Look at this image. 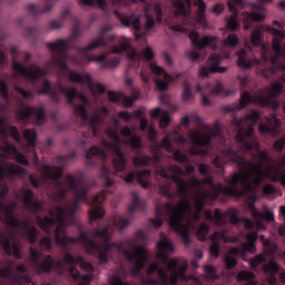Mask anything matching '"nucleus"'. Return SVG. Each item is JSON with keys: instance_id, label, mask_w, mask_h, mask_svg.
Returning <instances> with one entry per match:
<instances>
[{"instance_id": "nucleus-37", "label": "nucleus", "mask_w": 285, "mask_h": 285, "mask_svg": "<svg viewBox=\"0 0 285 285\" xmlns=\"http://www.w3.org/2000/svg\"><path fill=\"white\" fill-rule=\"evenodd\" d=\"M195 4L197 6L196 14H197L198 21H200L202 23H205V21H206V8H207L206 1L197 0Z\"/></svg>"}, {"instance_id": "nucleus-10", "label": "nucleus", "mask_w": 285, "mask_h": 285, "mask_svg": "<svg viewBox=\"0 0 285 285\" xmlns=\"http://www.w3.org/2000/svg\"><path fill=\"white\" fill-rule=\"evenodd\" d=\"M151 8V3H146L144 8L146 17L144 28H141V19L138 14H124L122 12H119V10H115V14L119 21H121L122 26H126V28H132L137 39H142L148 35V32H150L151 28H155L156 26L155 17L150 12Z\"/></svg>"}, {"instance_id": "nucleus-55", "label": "nucleus", "mask_w": 285, "mask_h": 285, "mask_svg": "<svg viewBox=\"0 0 285 285\" xmlns=\"http://www.w3.org/2000/svg\"><path fill=\"white\" fill-rule=\"evenodd\" d=\"M16 92H19L23 97V99H30V97H33L32 91H27V89H23V87H14Z\"/></svg>"}, {"instance_id": "nucleus-47", "label": "nucleus", "mask_w": 285, "mask_h": 285, "mask_svg": "<svg viewBox=\"0 0 285 285\" xmlns=\"http://www.w3.org/2000/svg\"><path fill=\"white\" fill-rule=\"evenodd\" d=\"M224 43H225V46L235 47V46H237V43H239V39L235 32H232L224 40Z\"/></svg>"}, {"instance_id": "nucleus-15", "label": "nucleus", "mask_w": 285, "mask_h": 285, "mask_svg": "<svg viewBox=\"0 0 285 285\" xmlns=\"http://www.w3.org/2000/svg\"><path fill=\"white\" fill-rule=\"evenodd\" d=\"M106 134L110 138L111 142L108 140L104 141V147L114 154L112 165L116 171H125L128 160L126 155L121 150V138L116 129H107Z\"/></svg>"}, {"instance_id": "nucleus-2", "label": "nucleus", "mask_w": 285, "mask_h": 285, "mask_svg": "<svg viewBox=\"0 0 285 285\" xmlns=\"http://www.w3.org/2000/svg\"><path fill=\"white\" fill-rule=\"evenodd\" d=\"M158 175L166 180L165 185H159V194L168 203L156 205V218L151 219L153 227L158 229L164 225V218L168 220L169 227L183 238V243L188 246L191 243L190 229L194 225L191 214L193 205L188 198L189 187L187 180L183 178L184 169L178 165L160 167Z\"/></svg>"}, {"instance_id": "nucleus-33", "label": "nucleus", "mask_w": 285, "mask_h": 285, "mask_svg": "<svg viewBox=\"0 0 285 285\" xmlns=\"http://www.w3.org/2000/svg\"><path fill=\"white\" fill-rule=\"evenodd\" d=\"M208 198V194L207 191H203L200 189H198V191H196V205H197V208H198V212L197 214H195V220H200L202 218V212L203 209H205V203Z\"/></svg>"}, {"instance_id": "nucleus-54", "label": "nucleus", "mask_w": 285, "mask_h": 285, "mask_svg": "<svg viewBox=\"0 0 285 285\" xmlns=\"http://www.w3.org/2000/svg\"><path fill=\"white\" fill-rule=\"evenodd\" d=\"M154 11L156 12V20L160 23L163 21L164 12L160 3H155Z\"/></svg>"}, {"instance_id": "nucleus-25", "label": "nucleus", "mask_w": 285, "mask_h": 285, "mask_svg": "<svg viewBox=\"0 0 285 285\" xmlns=\"http://www.w3.org/2000/svg\"><path fill=\"white\" fill-rule=\"evenodd\" d=\"M222 61L220 55L214 52L209 56L207 66H200L199 75L200 77H208L209 72H225L227 70L226 66H219Z\"/></svg>"}, {"instance_id": "nucleus-36", "label": "nucleus", "mask_w": 285, "mask_h": 285, "mask_svg": "<svg viewBox=\"0 0 285 285\" xmlns=\"http://www.w3.org/2000/svg\"><path fill=\"white\" fill-rule=\"evenodd\" d=\"M205 217L207 220H210L212 223H215V225H224V216L220 212V209H215L214 214L213 212H205Z\"/></svg>"}, {"instance_id": "nucleus-14", "label": "nucleus", "mask_w": 285, "mask_h": 285, "mask_svg": "<svg viewBox=\"0 0 285 285\" xmlns=\"http://www.w3.org/2000/svg\"><path fill=\"white\" fill-rule=\"evenodd\" d=\"M3 150L6 154H10L11 156H14L16 161L19 165H16L12 163L7 168L3 165H0V181L4 180V178H16L18 176H21L23 174V167H20V165H23L24 167H29L30 160L19 151L18 147L14 145H10V142H6L3 146Z\"/></svg>"}, {"instance_id": "nucleus-16", "label": "nucleus", "mask_w": 285, "mask_h": 285, "mask_svg": "<svg viewBox=\"0 0 285 285\" xmlns=\"http://www.w3.org/2000/svg\"><path fill=\"white\" fill-rule=\"evenodd\" d=\"M188 136L193 142V146L189 149V154L191 156H200L202 154H205L202 147H210L213 138H220L224 140L223 131L219 126L210 129L208 134H202V131H190Z\"/></svg>"}, {"instance_id": "nucleus-4", "label": "nucleus", "mask_w": 285, "mask_h": 285, "mask_svg": "<svg viewBox=\"0 0 285 285\" xmlns=\"http://www.w3.org/2000/svg\"><path fill=\"white\" fill-rule=\"evenodd\" d=\"M237 116H233L232 118V125L237 129L236 136L234 138L236 142V147L238 150H236L234 147H227L223 149V156H216L214 158V166L218 169H224L227 160L232 161V165H236L238 168V171H234L232 175V178L226 180L227 185H223V183H218L215 185L214 178L212 176V169L209 165L206 163H203L199 165V174L204 176L203 180H199V178H193L191 185L193 187H197L199 190H202L203 185H209L210 191H206L207 196L212 198V200H217L220 195L223 196H230V197H240L245 194H248V178H247V169H246V158L239 151L243 154H246L243 151V149L239 147L237 142V136L240 131V129L245 128V125H240V127H237L235 125L234 119ZM237 119H244V118H237Z\"/></svg>"}, {"instance_id": "nucleus-49", "label": "nucleus", "mask_w": 285, "mask_h": 285, "mask_svg": "<svg viewBox=\"0 0 285 285\" xmlns=\"http://www.w3.org/2000/svg\"><path fill=\"white\" fill-rule=\"evenodd\" d=\"M170 122H171L170 116H169V114H167V111H165V114H163L160 121H159L160 129H167V127L170 125Z\"/></svg>"}, {"instance_id": "nucleus-52", "label": "nucleus", "mask_w": 285, "mask_h": 285, "mask_svg": "<svg viewBox=\"0 0 285 285\" xmlns=\"http://www.w3.org/2000/svg\"><path fill=\"white\" fill-rule=\"evenodd\" d=\"M204 272H205V276L207 278H216L217 277L216 276V269H215V267L213 265H206L204 267Z\"/></svg>"}, {"instance_id": "nucleus-22", "label": "nucleus", "mask_w": 285, "mask_h": 285, "mask_svg": "<svg viewBox=\"0 0 285 285\" xmlns=\"http://www.w3.org/2000/svg\"><path fill=\"white\" fill-rule=\"evenodd\" d=\"M189 38L196 48L204 49L207 46L212 48V50H217L218 49V37L216 35H205L204 37H200L199 32L197 30H191L189 32Z\"/></svg>"}, {"instance_id": "nucleus-34", "label": "nucleus", "mask_w": 285, "mask_h": 285, "mask_svg": "<svg viewBox=\"0 0 285 285\" xmlns=\"http://www.w3.org/2000/svg\"><path fill=\"white\" fill-rule=\"evenodd\" d=\"M67 18L68 19L72 18V16L70 14V10L69 8H62L59 19L58 20L53 19L52 21H50L49 28H51L52 30L62 28L65 26V21Z\"/></svg>"}, {"instance_id": "nucleus-13", "label": "nucleus", "mask_w": 285, "mask_h": 285, "mask_svg": "<svg viewBox=\"0 0 285 285\" xmlns=\"http://www.w3.org/2000/svg\"><path fill=\"white\" fill-rule=\"evenodd\" d=\"M23 55L24 63H22V61L14 60L12 61V69L14 70V72L22 75L27 79L31 81H37L41 77H46V75H48V72L52 70L51 59L47 61L45 67L39 66L38 63H30L29 67L27 68L26 63H29L31 55L30 52H23Z\"/></svg>"}, {"instance_id": "nucleus-35", "label": "nucleus", "mask_w": 285, "mask_h": 285, "mask_svg": "<svg viewBox=\"0 0 285 285\" xmlns=\"http://www.w3.org/2000/svg\"><path fill=\"white\" fill-rule=\"evenodd\" d=\"M177 14H188L187 8H191V0H173Z\"/></svg>"}, {"instance_id": "nucleus-29", "label": "nucleus", "mask_w": 285, "mask_h": 285, "mask_svg": "<svg viewBox=\"0 0 285 285\" xmlns=\"http://www.w3.org/2000/svg\"><path fill=\"white\" fill-rule=\"evenodd\" d=\"M238 55L237 63L240 68H252L254 63H259L261 60L254 57L253 50L240 49L236 52Z\"/></svg>"}, {"instance_id": "nucleus-26", "label": "nucleus", "mask_w": 285, "mask_h": 285, "mask_svg": "<svg viewBox=\"0 0 285 285\" xmlns=\"http://www.w3.org/2000/svg\"><path fill=\"white\" fill-rule=\"evenodd\" d=\"M196 90L202 94V102L204 104V106H210L212 102L209 100V97H218V95H225V97H228V95H230L232 92L229 91V89H225L224 83H222V81L216 82V86L214 87V89L209 91L208 96L204 94L200 83H197Z\"/></svg>"}, {"instance_id": "nucleus-62", "label": "nucleus", "mask_w": 285, "mask_h": 285, "mask_svg": "<svg viewBox=\"0 0 285 285\" xmlns=\"http://www.w3.org/2000/svg\"><path fill=\"white\" fill-rule=\"evenodd\" d=\"M12 254H13L14 258H17L18 261H20L22 258V254H21L20 247L18 245L12 246Z\"/></svg>"}, {"instance_id": "nucleus-40", "label": "nucleus", "mask_w": 285, "mask_h": 285, "mask_svg": "<svg viewBox=\"0 0 285 285\" xmlns=\"http://www.w3.org/2000/svg\"><path fill=\"white\" fill-rule=\"evenodd\" d=\"M23 138L29 144V147H36L37 145V131L35 129H26L23 132Z\"/></svg>"}, {"instance_id": "nucleus-61", "label": "nucleus", "mask_w": 285, "mask_h": 285, "mask_svg": "<svg viewBox=\"0 0 285 285\" xmlns=\"http://www.w3.org/2000/svg\"><path fill=\"white\" fill-rule=\"evenodd\" d=\"M118 117H121L125 121H130V119H132V114H130V111H119Z\"/></svg>"}, {"instance_id": "nucleus-20", "label": "nucleus", "mask_w": 285, "mask_h": 285, "mask_svg": "<svg viewBox=\"0 0 285 285\" xmlns=\"http://www.w3.org/2000/svg\"><path fill=\"white\" fill-rule=\"evenodd\" d=\"M65 90H70V87H65L62 81H57L56 89H52L51 81H49V79H43L41 89H39L38 95H49V97H50L51 101H53V104H60V101H61L60 92H62V95L66 96L67 101H69L67 91H65Z\"/></svg>"}, {"instance_id": "nucleus-56", "label": "nucleus", "mask_w": 285, "mask_h": 285, "mask_svg": "<svg viewBox=\"0 0 285 285\" xmlns=\"http://www.w3.org/2000/svg\"><path fill=\"white\" fill-rule=\"evenodd\" d=\"M186 55L191 61H198L202 57L200 52H197L196 50H187Z\"/></svg>"}, {"instance_id": "nucleus-58", "label": "nucleus", "mask_w": 285, "mask_h": 285, "mask_svg": "<svg viewBox=\"0 0 285 285\" xmlns=\"http://www.w3.org/2000/svg\"><path fill=\"white\" fill-rule=\"evenodd\" d=\"M136 178H137V175L135 174V171H130V173L127 174V176L125 177V183H126L127 185H130V184L135 183Z\"/></svg>"}, {"instance_id": "nucleus-12", "label": "nucleus", "mask_w": 285, "mask_h": 285, "mask_svg": "<svg viewBox=\"0 0 285 285\" xmlns=\"http://www.w3.org/2000/svg\"><path fill=\"white\" fill-rule=\"evenodd\" d=\"M283 90V83L282 81H275V83L272 85L271 89H265V94H258V96H252L249 91H243L240 94V99L238 102H234L230 107H227L228 110H243V108H246L248 104H254V101H257V104H262V106H269L273 101V97H278Z\"/></svg>"}, {"instance_id": "nucleus-48", "label": "nucleus", "mask_w": 285, "mask_h": 285, "mask_svg": "<svg viewBox=\"0 0 285 285\" xmlns=\"http://www.w3.org/2000/svg\"><path fill=\"white\" fill-rule=\"evenodd\" d=\"M263 194L264 196H267V198H275L276 189L273 187V185H264Z\"/></svg>"}, {"instance_id": "nucleus-59", "label": "nucleus", "mask_w": 285, "mask_h": 285, "mask_svg": "<svg viewBox=\"0 0 285 285\" xmlns=\"http://www.w3.org/2000/svg\"><path fill=\"white\" fill-rule=\"evenodd\" d=\"M0 276H1V278H10V276H11V267H2L0 269Z\"/></svg>"}, {"instance_id": "nucleus-19", "label": "nucleus", "mask_w": 285, "mask_h": 285, "mask_svg": "<svg viewBox=\"0 0 285 285\" xmlns=\"http://www.w3.org/2000/svg\"><path fill=\"white\" fill-rule=\"evenodd\" d=\"M29 259L33 264L37 274H49L53 269L56 261L51 255L46 256L45 259L40 262L41 252H39V249L29 247Z\"/></svg>"}, {"instance_id": "nucleus-1", "label": "nucleus", "mask_w": 285, "mask_h": 285, "mask_svg": "<svg viewBox=\"0 0 285 285\" xmlns=\"http://www.w3.org/2000/svg\"><path fill=\"white\" fill-rule=\"evenodd\" d=\"M76 156L77 151H70L67 156L56 157L55 161L58 167L48 165V180H52L55 183L56 200H67L69 191H71L75 197L73 203L68 205L67 209L66 207L58 205L53 207V209L49 210L48 234H50L52 227L58 223L55 232L56 243L63 247V249H69V243L80 242L88 254L96 256L99 265H107L116 249L119 254L122 253L129 263H134L136 272H141V269L146 267V261L148 258L146 247L138 246L135 238H126L124 242L111 243L112 234L110 232L111 225L119 232H124V229L132 223L135 212L146 209V203L140 200L137 191L131 193V205L128 208L127 214L124 216H114L111 222L105 227H94L91 229L92 236L102 242L100 245H98L94 238H90L89 234L83 229H80V234L76 238L68 236L67 227L69 225V219L73 220L78 209H80L81 203L90 205V220H101L106 216V209H104L102 205L105 200H107L108 196V191H99L91 200H89V187L86 183L83 171H78L73 176L68 174L66 176V180H61L65 174V167H67Z\"/></svg>"}, {"instance_id": "nucleus-21", "label": "nucleus", "mask_w": 285, "mask_h": 285, "mask_svg": "<svg viewBox=\"0 0 285 285\" xmlns=\"http://www.w3.org/2000/svg\"><path fill=\"white\" fill-rule=\"evenodd\" d=\"M273 0H258L259 4H253V11L252 12H244L243 13V23L245 30H248V28L252 27L253 21H263L265 19L264 14V4L271 3Z\"/></svg>"}, {"instance_id": "nucleus-17", "label": "nucleus", "mask_w": 285, "mask_h": 285, "mask_svg": "<svg viewBox=\"0 0 285 285\" xmlns=\"http://www.w3.org/2000/svg\"><path fill=\"white\" fill-rule=\"evenodd\" d=\"M247 243H244L243 247H232L229 254H225L223 261L227 269H234L237 266V259L234 256H242L244 252H249V254H256L257 246L256 242L258 240V232H249L246 235Z\"/></svg>"}, {"instance_id": "nucleus-53", "label": "nucleus", "mask_w": 285, "mask_h": 285, "mask_svg": "<svg viewBox=\"0 0 285 285\" xmlns=\"http://www.w3.org/2000/svg\"><path fill=\"white\" fill-rule=\"evenodd\" d=\"M249 210H250V216H252L255 220H261L262 218H264V214H262L261 212H258V209H257V207H255V205H250Z\"/></svg>"}, {"instance_id": "nucleus-46", "label": "nucleus", "mask_w": 285, "mask_h": 285, "mask_svg": "<svg viewBox=\"0 0 285 285\" xmlns=\"http://www.w3.org/2000/svg\"><path fill=\"white\" fill-rule=\"evenodd\" d=\"M174 158L177 163H181V164H185V165L189 163V157L187 156V154H184L179 149H176L174 151Z\"/></svg>"}, {"instance_id": "nucleus-28", "label": "nucleus", "mask_w": 285, "mask_h": 285, "mask_svg": "<svg viewBox=\"0 0 285 285\" xmlns=\"http://www.w3.org/2000/svg\"><path fill=\"white\" fill-rule=\"evenodd\" d=\"M210 238H212V245L209 246V252L214 258H218L219 252H220V243H228L227 232L226 229L214 232Z\"/></svg>"}, {"instance_id": "nucleus-60", "label": "nucleus", "mask_w": 285, "mask_h": 285, "mask_svg": "<svg viewBox=\"0 0 285 285\" xmlns=\"http://www.w3.org/2000/svg\"><path fill=\"white\" fill-rule=\"evenodd\" d=\"M224 10H225L224 3H216V6H214L213 9H212V11L215 14H220L222 12H224Z\"/></svg>"}, {"instance_id": "nucleus-41", "label": "nucleus", "mask_w": 285, "mask_h": 285, "mask_svg": "<svg viewBox=\"0 0 285 285\" xmlns=\"http://www.w3.org/2000/svg\"><path fill=\"white\" fill-rule=\"evenodd\" d=\"M1 236H0V240H1L0 247H3L4 253L8 254V256H11L12 254L11 238L6 234H1Z\"/></svg>"}, {"instance_id": "nucleus-43", "label": "nucleus", "mask_w": 285, "mask_h": 285, "mask_svg": "<svg viewBox=\"0 0 285 285\" xmlns=\"http://www.w3.org/2000/svg\"><path fill=\"white\" fill-rule=\"evenodd\" d=\"M0 96L6 101H9L10 94H9V83L6 81V79H0Z\"/></svg>"}, {"instance_id": "nucleus-39", "label": "nucleus", "mask_w": 285, "mask_h": 285, "mask_svg": "<svg viewBox=\"0 0 285 285\" xmlns=\"http://www.w3.org/2000/svg\"><path fill=\"white\" fill-rule=\"evenodd\" d=\"M210 227L206 223H202L197 228V236L199 240L205 242L209 238Z\"/></svg>"}, {"instance_id": "nucleus-5", "label": "nucleus", "mask_w": 285, "mask_h": 285, "mask_svg": "<svg viewBox=\"0 0 285 285\" xmlns=\"http://www.w3.org/2000/svg\"><path fill=\"white\" fill-rule=\"evenodd\" d=\"M81 35V26L79 19H75L71 35L67 39H56V41H47V48L51 50V70L58 68L60 72H65L70 81L76 83H92L90 72H79L68 66V59L71 63L83 66L80 57L86 55L81 48L86 46H77L75 41Z\"/></svg>"}, {"instance_id": "nucleus-30", "label": "nucleus", "mask_w": 285, "mask_h": 285, "mask_svg": "<svg viewBox=\"0 0 285 285\" xmlns=\"http://www.w3.org/2000/svg\"><path fill=\"white\" fill-rule=\"evenodd\" d=\"M171 140H174L175 142H177L179 145H186V142H187V138H185L184 136H180L178 129H175L171 134H168V136H166V138H163L159 147H163L167 151H171L174 149V147L171 145Z\"/></svg>"}, {"instance_id": "nucleus-63", "label": "nucleus", "mask_w": 285, "mask_h": 285, "mask_svg": "<svg viewBox=\"0 0 285 285\" xmlns=\"http://www.w3.org/2000/svg\"><path fill=\"white\" fill-rule=\"evenodd\" d=\"M29 183L31 184L32 187H40V180L39 178H36L32 174L29 176Z\"/></svg>"}, {"instance_id": "nucleus-8", "label": "nucleus", "mask_w": 285, "mask_h": 285, "mask_svg": "<svg viewBox=\"0 0 285 285\" xmlns=\"http://www.w3.org/2000/svg\"><path fill=\"white\" fill-rule=\"evenodd\" d=\"M120 135L125 138H129L128 145L137 156L132 158L134 166L137 168H144L142 171L137 174V183L144 188L148 189L150 187V176L153 171L150 169H146V167H150V163H153V158L150 156H139L144 151V145L140 136H132V129L130 127H124L120 130Z\"/></svg>"}, {"instance_id": "nucleus-50", "label": "nucleus", "mask_w": 285, "mask_h": 285, "mask_svg": "<svg viewBox=\"0 0 285 285\" xmlns=\"http://www.w3.org/2000/svg\"><path fill=\"white\" fill-rule=\"evenodd\" d=\"M160 269H164V267H159L158 263H151V265L147 267V274L148 276H151L155 274V272H157L160 278Z\"/></svg>"}, {"instance_id": "nucleus-27", "label": "nucleus", "mask_w": 285, "mask_h": 285, "mask_svg": "<svg viewBox=\"0 0 285 285\" xmlns=\"http://www.w3.org/2000/svg\"><path fill=\"white\" fill-rule=\"evenodd\" d=\"M227 6L229 11L232 12L229 18L227 19V28H229V30H237L240 26L238 21L239 10L237 6L240 8H244L245 6L244 0H232V1H228Z\"/></svg>"}, {"instance_id": "nucleus-6", "label": "nucleus", "mask_w": 285, "mask_h": 285, "mask_svg": "<svg viewBox=\"0 0 285 285\" xmlns=\"http://www.w3.org/2000/svg\"><path fill=\"white\" fill-rule=\"evenodd\" d=\"M273 40L272 46L274 50V55H269V47L264 43V33L262 28H254L250 35V41L253 46H259L261 48V59L264 63L269 62V68H263L262 75L264 77H271L276 72L277 67L279 66V59L285 56V43L282 46V39L285 37L284 30H279V28H271Z\"/></svg>"}, {"instance_id": "nucleus-24", "label": "nucleus", "mask_w": 285, "mask_h": 285, "mask_svg": "<svg viewBox=\"0 0 285 285\" xmlns=\"http://www.w3.org/2000/svg\"><path fill=\"white\" fill-rule=\"evenodd\" d=\"M282 122L279 118H277L276 114H272V116H267L265 118V122H261L258 126L259 134L269 135L276 138L281 134Z\"/></svg>"}, {"instance_id": "nucleus-9", "label": "nucleus", "mask_w": 285, "mask_h": 285, "mask_svg": "<svg viewBox=\"0 0 285 285\" xmlns=\"http://www.w3.org/2000/svg\"><path fill=\"white\" fill-rule=\"evenodd\" d=\"M66 95L68 104H75L76 97H79V99L82 101V105L75 106V112L76 115H79V117H81L82 121H85V124L88 125L90 134L95 138H97L99 136V128L104 125V118L101 116V112L102 115H109L108 107H100L99 114H94V116H89V98H87V96H83V94H79L76 87H72V89H66Z\"/></svg>"}, {"instance_id": "nucleus-11", "label": "nucleus", "mask_w": 285, "mask_h": 285, "mask_svg": "<svg viewBox=\"0 0 285 285\" xmlns=\"http://www.w3.org/2000/svg\"><path fill=\"white\" fill-rule=\"evenodd\" d=\"M18 209V203L14 200L10 205L0 200V212L6 214L4 223L11 227V229H21L27 234L28 242L30 245H36L39 236L37 227H31L30 220H19L16 218L14 212Z\"/></svg>"}, {"instance_id": "nucleus-32", "label": "nucleus", "mask_w": 285, "mask_h": 285, "mask_svg": "<svg viewBox=\"0 0 285 285\" xmlns=\"http://www.w3.org/2000/svg\"><path fill=\"white\" fill-rule=\"evenodd\" d=\"M59 0H45V6H36L35 3H28L27 10L33 16L41 14L42 12H50L55 8Z\"/></svg>"}, {"instance_id": "nucleus-18", "label": "nucleus", "mask_w": 285, "mask_h": 285, "mask_svg": "<svg viewBox=\"0 0 285 285\" xmlns=\"http://www.w3.org/2000/svg\"><path fill=\"white\" fill-rule=\"evenodd\" d=\"M109 158L108 153L100 147H91L88 151H86V159L88 163L94 164L95 159H99L102 163V169L100 174V178L104 180L105 187L109 188L115 185V180L110 178V169L107 167L106 163Z\"/></svg>"}, {"instance_id": "nucleus-23", "label": "nucleus", "mask_w": 285, "mask_h": 285, "mask_svg": "<svg viewBox=\"0 0 285 285\" xmlns=\"http://www.w3.org/2000/svg\"><path fill=\"white\" fill-rule=\"evenodd\" d=\"M31 115L36 117L38 125H43V121H46L45 107H20L17 110V117L20 121H29Z\"/></svg>"}, {"instance_id": "nucleus-44", "label": "nucleus", "mask_w": 285, "mask_h": 285, "mask_svg": "<svg viewBox=\"0 0 285 285\" xmlns=\"http://www.w3.org/2000/svg\"><path fill=\"white\" fill-rule=\"evenodd\" d=\"M39 246H40V249L45 252H51L53 246L52 238H50V236H43L40 239Z\"/></svg>"}, {"instance_id": "nucleus-42", "label": "nucleus", "mask_w": 285, "mask_h": 285, "mask_svg": "<svg viewBox=\"0 0 285 285\" xmlns=\"http://www.w3.org/2000/svg\"><path fill=\"white\" fill-rule=\"evenodd\" d=\"M228 218H229L232 225H238V223L240 220L239 216L235 212L229 210V212H225V214H223V220H225L223 223V225H226Z\"/></svg>"}, {"instance_id": "nucleus-38", "label": "nucleus", "mask_w": 285, "mask_h": 285, "mask_svg": "<svg viewBox=\"0 0 285 285\" xmlns=\"http://www.w3.org/2000/svg\"><path fill=\"white\" fill-rule=\"evenodd\" d=\"M181 97L184 101H191V99H195V96L193 94V86L187 79L183 83Z\"/></svg>"}, {"instance_id": "nucleus-31", "label": "nucleus", "mask_w": 285, "mask_h": 285, "mask_svg": "<svg viewBox=\"0 0 285 285\" xmlns=\"http://www.w3.org/2000/svg\"><path fill=\"white\" fill-rule=\"evenodd\" d=\"M0 134L8 138L9 134L16 140V142H21V134L18 127H9L8 130V120L7 118H0Z\"/></svg>"}, {"instance_id": "nucleus-57", "label": "nucleus", "mask_w": 285, "mask_h": 285, "mask_svg": "<svg viewBox=\"0 0 285 285\" xmlns=\"http://www.w3.org/2000/svg\"><path fill=\"white\" fill-rule=\"evenodd\" d=\"M8 194H9L8 185H1L0 200H2V203H4Z\"/></svg>"}, {"instance_id": "nucleus-7", "label": "nucleus", "mask_w": 285, "mask_h": 285, "mask_svg": "<svg viewBox=\"0 0 285 285\" xmlns=\"http://www.w3.org/2000/svg\"><path fill=\"white\" fill-rule=\"evenodd\" d=\"M157 247L159 250L158 256L161 258L163 263H166L168 272H170V276L166 269H160L159 275H160V282L163 285H177L179 278L181 281H189L190 276H187L186 269L188 267L187 263H184L178 267V261L176 258H171L169 261L167 254L169 252H174V245L168 238H161L157 243Z\"/></svg>"}, {"instance_id": "nucleus-45", "label": "nucleus", "mask_w": 285, "mask_h": 285, "mask_svg": "<svg viewBox=\"0 0 285 285\" xmlns=\"http://www.w3.org/2000/svg\"><path fill=\"white\" fill-rule=\"evenodd\" d=\"M90 79H91V83H87V86L90 88L91 92H94V95H96V92H99V95H104V92H106L104 83H100V82L95 83L91 76H90Z\"/></svg>"}, {"instance_id": "nucleus-3", "label": "nucleus", "mask_w": 285, "mask_h": 285, "mask_svg": "<svg viewBox=\"0 0 285 285\" xmlns=\"http://www.w3.org/2000/svg\"><path fill=\"white\" fill-rule=\"evenodd\" d=\"M261 117L257 109H253L250 114L243 116L242 120L234 118V124L237 127H245L239 129L236 136V142L238 147L245 154L253 156L257 160H247L245 168L247 170V194H254L261 187L264 178L272 180L273 183H279L282 187H285V156L282 163L274 165L272 156L268 151H263L261 145L255 136V125Z\"/></svg>"}, {"instance_id": "nucleus-64", "label": "nucleus", "mask_w": 285, "mask_h": 285, "mask_svg": "<svg viewBox=\"0 0 285 285\" xmlns=\"http://www.w3.org/2000/svg\"><path fill=\"white\" fill-rule=\"evenodd\" d=\"M140 129L141 131H146L148 129V118L140 117Z\"/></svg>"}, {"instance_id": "nucleus-51", "label": "nucleus", "mask_w": 285, "mask_h": 285, "mask_svg": "<svg viewBox=\"0 0 285 285\" xmlns=\"http://www.w3.org/2000/svg\"><path fill=\"white\" fill-rule=\"evenodd\" d=\"M273 148L275 151H278V154H282L285 149V138H278L273 145Z\"/></svg>"}]
</instances>
